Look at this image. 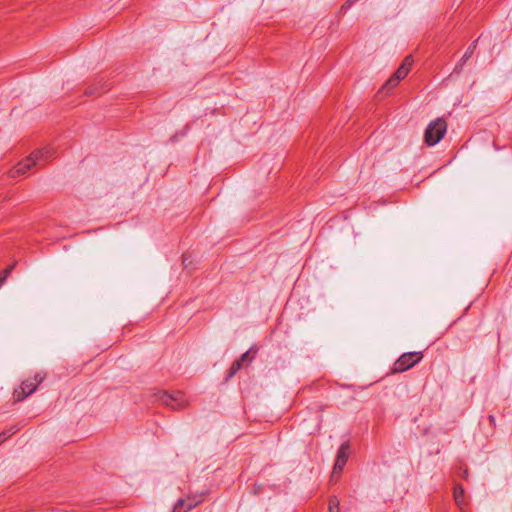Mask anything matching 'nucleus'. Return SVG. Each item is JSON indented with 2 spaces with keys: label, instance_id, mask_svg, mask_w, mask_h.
Instances as JSON below:
<instances>
[{
  "label": "nucleus",
  "instance_id": "nucleus-19",
  "mask_svg": "<svg viewBox=\"0 0 512 512\" xmlns=\"http://www.w3.org/2000/svg\"><path fill=\"white\" fill-rule=\"evenodd\" d=\"M7 275H5L3 273V271L0 272V287L5 283L6 279H7Z\"/></svg>",
  "mask_w": 512,
  "mask_h": 512
},
{
  "label": "nucleus",
  "instance_id": "nucleus-18",
  "mask_svg": "<svg viewBox=\"0 0 512 512\" xmlns=\"http://www.w3.org/2000/svg\"><path fill=\"white\" fill-rule=\"evenodd\" d=\"M14 267H15V264H12V265L8 266L6 269L3 270V273L5 275L9 276V274L12 272Z\"/></svg>",
  "mask_w": 512,
  "mask_h": 512
},
{
  "label": "nucleus",
  "instance_id": "nucleus-1",
  "mask_svg": "<svg viewBox=\"0 0 512 512\" xmlns=\"http://www.w3.org/2000/svg\"><path fill=\"white\" fill-rule=\"evenodd\" d=\"M53 150L49 147L35 150L26 159L19 162L9 172L11 178L24 175L32 167H41L45 165L48 160L53 156Z\"/></svg>",
  "mask_w": 512,
  "mask_h": 512
},
{
  "label": "nucleus",
  "instance_id": "nucleus-3",
  "mask_svg": "<svg viewBox=\"0 0 512 512\" xmlns=\"http://www.w3.org/2000/svg\"><path fill=\"white\" fill-rule=\"evenodd\" d=\"M447 131V123L443 118L431 121L424 133V141L428 146H434L441 141Z\"/></svg>",
  "mask_w": 512,
  "mask_h": 512
},
{
  "label": "nucleus",
  "instance_id": "nucleus-10",
  "mask_svg": "<svg viewBox=\"0 0 512 512\" xmlns=\"http://www.w3.org/2000/svg\"><path fill=\"white\" fill-rule=\"evenodd\" d=\"M258 349L256 347H251L248 351L243 353L240 358H238L239 362H241L243 365L245 363H250L253 361L255 354L257 353Z\"/></svg>",
  "mask_w": 512,
  "mask_h": 512
},
{
  "label": "nucleus",
  "instance_id": "nucleus-4",
  "mask_svg": "<svg viewBox=\"0 0 512 512\" xmlns=\"http://www.w3.org/2000/svg\"><path fill=\"white\" fill-rule=\"evenodd\" d=\"M423 358L421 351L403 353L393 364L392 373H402L418 364Z\"/></svg>",
  "mask_w": 512,
  "mask_h": 512
},
{
  "label": "nucleus",
  "instance_id": "nucleus-16",
  "mask_svg": "<svg viewBox=\"0 0 512 512\" xmlns=\"http://www.w3.org/2000/svg\"><path fill=\"white\" fill-rule=\"evenodd\" d=\"M329 512H339V500L335 496L329 499Z\"/></svg>",
  "mask_w": 512,
  "mask_h": 512
},
{
  "label": "nucleus",
  "instance_id": "nucleus-11",
  "mask_svg": "<svg viewBox=\"0 0 512 512\" xmlns=\"http://www.w3.org/2000/svg\"><path fill=\"white\" fill-rule=\"evenodd\" d=\"M243 367V364L236 359L230 369L228 370L227 376L225 378L226 381L230 380L232 377L236 375V373Z\"/></svg>",
  "mask_w": 512,
  "mask_h": 512
},
{
  "label": "nucleus",
  "instance_id": "nucleus-17",
  "mask_svg": "<svg viewBox=\"0 0 512 512\" xmlns=\"http://www.w3.org/2000/svg\"><path fill=\"white\" fill-rule=\"evenodd\" d=\"M413 62H414V59H413L412 55H408L405 57V59L403 60V62L400 66L406 68V70H408V72H409L410 68L413 65Z\"/></svg>",
  "mask_w": 512,
  "mask_h": 512
},
{
  "label": "nucleus",
  "instance_id": "nucleus-7",
  "mask_svg": "<svg viewBox=\"0 0 512 512\" xmlns=\"http://www.w3.org/2000/svg\"><path fill=\"white\" fill-rule=\"evenodd\" d=\"M201 500H195L190 497L187 499L180 498L177 500V502L173 506L172 512H189L193 508H195Z\"/></svg>",
  "mask_w": 512,
  "mask_h": 512
},
{
  "label": "nucleus",
  "instance_id": "nucleus-15",
  "mask_svg": "<svg viewBox=\"0 0 512 512\" xmlns=\"http://www.w3.org/2000/svg\"><path fill=\"white\" fill-rule=\"evenodd\" d=\"M407 74L408 70H406V68L404 67L399 66V68L394 72L393 76L400 82L407 76Z\"/></svg>",
  "mask_w": 512,
  "mask_h": 512
},
{
  "label": "nucleus",
  "instance_id": "nucleus-21",
  "mask_svg": "<svg viewBox=\"0 0 512 512\" xmlns=\"http://www.w3.org/2000/svg\"><path fill=\"white\" fill-rule=\"evenodd\" d=\"M489 421L491 424H495V417L493 415H489Z\"/></svg>",
  "mask_w": 512,
  "mask_h": 512
},
{
  "label": "nucleus",
  "instance_id": "nucleus-8",
  "mask_svg": "<svg viewBox=\"0 0 512 512\" xmlns=\"http://www.w3.org/2000/svg\"><path fill=\"white\" fill-rule=\"evenodd\" d=\"M478 40L479 39H476L475 41H473L470 46L467 48L466 52L464 53V55L462 56L460 62L458 64H456L455 66V71L456 72H460L465 64V62L472 56V54L474 53L476 47H477V43H478Z\"/></svg>",
  "mask_w": 512,
  "mask_h": 512
},
{
  "label": "nucleus",
  "instance_id": "nucleus-9",
  "mask_svg": "<svg viewBox=\"0 0 512 512\" xmlns=\"http://www.w3.org/2000/svg\"><path fill=\"white\" fill-rule=\"evenodd\" d=\"M464 488L460 484H456L454 487V500L456 504L462 508V505L464 504Z\"/></svg>",
  "mask_w": 512,
  "mask_h": 512
},
{
  "label": "nucleus",
  "instance_id": "nucleus-12",
  "mask_svg": "<svg viewBox=\"0 0 512 512\" xmlns=\"http://www.w3.org/2000/svg\"><path fill=\"white\" fill-rule=\"evenodd\" d=\"M105 91V89L102 88V86L99 83L92 84L85 90L86 95H96L100 94L101 92Z\"/></svg>",
  "mask_w": 512,
  "mask_h": 512
},
{
  "label": "nucleus",
  "instance_id": "nucleus-6",
  "mask_svg": "<svg viewBox=\"0 0 512 512\" xmlns=\"http://www.w3.org/2000/svg\"><path fill=\"white\" fill-rule=\"evenodd\" d=\"M349 453H350V443H349V441H346L343 444H341V446L337 452L336 461H335L333 471H332V478L341 475V473L348 461Z\"/></svg>",
  "mask_w": 512,
  "mask_h": 512
},
{
  "label": "nucleus",
  "instance_id": "nucleus-13",
  "mask_svg": "<svg viewBox=\"0 0 512 512\" xmlns=\"http://www.w3.org/2000/svg\"><path fill=\"white\" fill-rule=\"evenodd\" d=\"M17 430H18V428L13 426L7 430L0 432V444H2L4 441H6L8 438H10L13 434H15L17 432Z\"/></svg>",
  "mask_w": 512,
  "mask_h": 512
},
{
  "label": "nucleus",
  "instance_id": "nucleus-22",
  "mask_svg": "<svg viewBox=\"0 0 512 512\" xmlns=\"http://www.w3.org/2000/svg\"><path fill=\"white\" fill-rule=\"evenodd\" d=\"M467 476H468V470H464V472H463V477H464V478H467Z\"/></svg>",
  "mask_w": 512,
  "mask_h": 512
},
{
  "label": "nucleus",
  "instance_id": "nucleus-20",
  "mask_svg": "<svg viewBox=\"0 0 512 512\" xmlns=\"http://www.w3.org/2000/svg\"><path fill=\"white\" fill-rule=\"evenodd\" d=\"M357 1L358 0H347L346 3H345V6L350 7L351 5H353Z\"/></svg>",
  "mask_w": 512,
  "mask_h": 512
},
{
  "label": "nucleus",
  "instance_id": "nucleus-14",
  "mask_svg": "<svg viewBox=\"0 0 512 512\" xmlns=\"http://www.w3.org/2000/svg\"><path fill=\"white\" fill-rule=\"evenodd\" d=\"M399 84V81L392 75L382 86L383 90H392Z\"/></svg>",
  "mask_w": 512,
  "mask_h": 512
},
{
  "label": "nucleus",
  "instance_id": "nucleus-5",
  "mask_svg": "<svg viewBox=\"0 0 512 512\" xmlns=\"http://www.w3.org/2000/svg\"><path fill=\"white\" fill-rule=\"evenodd\" d=\"M44 377L36 374L32 379H26L22 382L21 386L13 393L15 401H22L31 395L43 381Z\"/></svg>",
  "mask_w": 512,
  "mask_h": 512
},
{
  "label": "nucleus",
  "instance_id": "nucleus-2",
  "mask_svg": "<svg viewBox=\"0 0 512 512\" xmlns=\"http://www.w3.org/2000/svg\"><path fill=\"white\" fill-rule=\"evenodd\" d=\"M156 401L170 407L173 410H181L187 406L185 395L181 391L169 393L167 391L158 390L153 394Z\"/></svg>",
  "mask_w": 512,
  "mask_h": 512
}]
</instances>
